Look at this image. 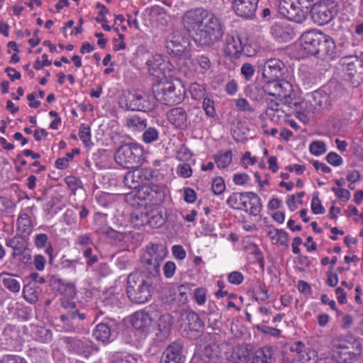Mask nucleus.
Instances as JSON below:
<instances>
[{"instance_id":"16","label":"nucleus","mask_w":363,"mask_h":363,"mask_svg":"<svg viewBox=\"0 0 363 363\" xmlns=\"http://www.w3.org/2000/svg\"><path fill=\"white\" fill-rule=\"evenodd\" d=\"M259 0H233L232 8L238 16L252 18L255 16Z\"/></svg>"},{"instance_id":"62","label":"nucleus","mask_w":363,"mask_h":363,"mask_svg":"<svg viewBox=\"0 0 363 363\" xmlns=\"http://www.w3.org/2000/svg\"><path fill=\"white\" fill-rule=\"evenodd\" d=\"M332 191L335 193L336 196L343 202L347 201L350 198V193L348 190L342 188H332Z\"/></svg>"},{"instance_id":"7","label":"nucleus","mask_w":363,"mask_h":363,"mask_svg":"<svg viewBox=\"0 0 363 363\" xmlns=\"http://www.w3.org/2000/svg\"><path fill=\"white\" fill-rule=\"evenodd\" d=\"M226 203L234 209L244 211L254 216H257L262 208L260 198L253 192L233 193Z\"/></svg>"},{"instance_id":"26","label":"nucleus","mask_w":363,"mask_h":363,"mask_svg":"<svg viewBox=\"0 0 363 363\" xmlns=\"http://www.w3.org/2000/svg\"><path fill=\"white\" fill-rule=\"evenodd\" d=\"M62 340L69 350L77 354L86 355L90 352V347L87 342L72 337H65Z\"/></svg>"},{"instance_id":"55","label":"nucleus","mask_w":363,"mask_h":363,"mask_svg":"<svg viewBox=\"0 0 363 363\" xmlns=\"http://www.w3.org/2000/svg\"><path fill=\"white\" fill-rule=\"evenodd\" d=\"M258 330L261 331L264 334L269 335L272 337H279L281 335V330L276 328L269 327L265 325H257Z\"/></svg>"},{"instance_id":"33","label":"nucleus","mask_w":363,"mask_h":363,"mask_svg":"<svg viewBox=\"0 0 363 363\" xmlns=\"http://www.w3.org/2000/svg\"><path fill=\"white\" fill-rule=\"evenodd\" d=\"M271 33L275 38L279 40L286 41L292 38L294 31L288 27H284L281 24H274L271 28Z\"/></svg>"},{"instance_id":"53","label":"nucleus","mask_w":363,"mask_h":363,"mask_svg":"<svg viewBox=\"0 0 363 363\" xmlns=\"http://www.w3.org/2000/svg\"><path fill=\"white\" fill-rule=\"evenodd\" d=\"M255 67L250 63H244L240 69L241 74L244 77V78L249 81L252 79L255 74Z\"/></svg>"},{"instance_id":"17","label":"nucleus","mask_w":363,"mask_h":363,"mask_svg":"<svg viewBox=\"0 0 363 363\" xmlns=\"http://www.w3.org/2000/svg\"><path fill=\"white\" fill-rule=\"evenodd\" d=\"M285 70L284 63L279 59L267 60L262 69V76L267 79H278L283 77Z\"/></svg>"},{"instance_id":"63","label":"nucleus","mask_w":363,"mask_h":363,"mask_svg":"<svg viewBox=\"0 0 363 363\" xmlns=\"http://www.w3.org/2000/svg\"><path fill=\"white\" fill-rule=\"evenodd\" d=\"M196 62L200 66L203 71H206L211 67V61L205 55L197 56L195 59Z\"/></svg>"},{"instance_id":"64","label":"nucleus","mask_w":363,"mask_h":363,"mask_svg":"<svg viewBox=\"0 0 363 363\" xmlns=\"http://www.w3.org/2000/svg\"><path fill=\"white\" fill-rule=\"evenodd\" d=\"M0 363H27L23 358L18 356L6 355L0 359Z\"/></svg>"},{"instance_id":"41","label":"nucleus","mask_w":363,"mask_h":363,"mask_svg":"<svg viewBox=\"0 0 363 363\" xmlns=\"http://www.w3.org/2000/svg\"><path fill=\"white\" fill-rule=\"evenodd\" d=\"M189 90L192 99L195 100L201 99L206 96V89L203 84L197 82L191 83Z\"/></svg>"},{"instance_id":"14","label":"nucleus","mask_w":363,"mask_h":363,"mask_svg":"<svg viewBox=\"0 0 363 363\" xmlns=\"http://www.w3.org/2000/svg\"><path fill=\"white\" fill-rule=\"evenodd\" d=\"M323 33L318 30H310L303 33L301 37V48L308 54L316 55L318 46L323 42Z\"/></svg>"},{"instance_id":"47","label":"nucleus","mask_w":363,"mask_h":363,"mask_svg":"<svg viewBox=\"0 0 363 363\" xmlns=\"http://www.w3.org/2000/svg\"><path fill=\"white\" fill-rule=\"evenodd\" d=\"M79 136L86 146H88L91 142L90 127L86 124L81 125L79 131Z\"/></svg>"},{"instance_id":"1","label":"nucleus","mask_w":363,"mask_h":363,"mask_svg":"<svg viewBox=\"0 0 363 363\" xmlns=\"http://www.w3.org/2000/svg\"><path fill=\"white\" fill-rule=\"evenodd\" d=\"M188 32L194 31L193 40L201 48H210L221 41L224 26L211 11L202 8L187 11L182 20Z\"/></svg>"},{"instance_id":"23","label":"nucleus","mask_w":363,"mask_h":363,"mask_svg":"<svg viewBox=\"0 0 363 363\" xmlns=\"http://www.w3.org/2000/svg\"><path fill=\"white\" fill-rule=\"evenodd\" d=\"M181 319L185 326L191 331L202 332L204 323L199 315L192 311H184L181 313Z\"/></svg>"},{"instance_id":"39","label":"nucleus","mask_w":363,"mask_h":363,"mask_svg":"<svg viewBox=\"0 0 363 363\" xmlns=\"http://www.w3.org/2000/svg\"><path fill=\"white\" fill-rule=\"evenodd\" d=\"M7 245L13 250V255H20L26 250L25 241L19 237H14L7 242Z\"/></svg>"},{"instance_id":"25","label":"nucleus","mask_w":363,"mask_h":363,"mask_svg":"<svg viewBox=\"0 0 363 363\" xmlns=\"http://www.w3.org/2000/svg\"><path fill=\"white\" fill-rule=\"evenodd\" d=\"M220 355V347L214 342L205 345L200 353L201 359L205 363H217Z\"/></svg>"},{"instance_id":"5","label":"nucleus","mask_w":363,"mask_h":363,"mask_svg":"<svg viewBox=\"0 0 363 363\" xmlns=\"http://www.w3.org/2000/svg\"><path fill=\"white\" fill-rule=\"evenodd\" d=\"M156 101L167 106H174L183 101L186 89L179 81L160 82L152 87Z\"/></svg>"},{"instance_id":"28","label":"nucleus","mask_w":363,"mask_h":363,"mask_svg":"<svg viewBox=\"0 0 363 363\" xmlns=\"http://www.w3.org/2000/svg\"><path fill=\"white\" fill-rule=\"evenodd\" d=\"M34 245L38 249L45 248V252L49 257V262L51 263L55 257L54 248L49 241V238L45 233H37L33 238Z\"/></svg>"},{"instance_id":"10","label":"nucleus","mask_w":363,"mask_h":363,"mask_svg":"<svg viewBox=\"0 0 363 363\" xmlns=\"http://www.w3.org/2000/svg\"><path fill=\"white\" fill-rule=\"evenodd\" d=\"M337 4L330 0H322L313 5L311 16L313 21L319 26L330 23L337 14Z\"/></svg>"},{"instance_id":"44","label":"nucleus","mask_w":363,"mask_h":363,"mask_svg":"<svg viewBox=\"0 0 363 363\" xmlns=\"http://www.w3.org/2000/svg\"><path fill=\"white\" fill-rule=\"evenodd\" d=\"M60 319L64 323L63 328L66 332H74L75 325L73 321L74 317L72 311H69L67 314H62L60 316Z\"/></svg>"},{"instance_id":"56","label":"nucleus","mask_w":363,"mask_h":363,"mask_svg":"<svg viewBox=\"0 0 363 363\" xmlns=\"http://www.w3.org/2000/svg\"><path fill=\"white\" fill-rule=\"evenodd\" d=\"M177 267L174 262L167 261L163 266V274L167 279L173 277L175 274Z\"/></svg>"},{"instance_id":"37","label":"nucleus","mask_w":363,"mask_h":363,"mask_svg":"<svg viewBox=\"0 0 363 363\" xmlns=\"http://www.w3.org/2000/svg\"><path fill=\"white\" fill-rule=\"evenodd\" d=\"M306 17V12L299 5L297 6V4H296L291 11H287L286 16L285 18L290 21L301 23L305 21Z\"/></svg>"},{"instance_id":"27","label":"nucleus","mask_w":363,"mask_h":363,"mask_svg":"<svg viewBox=\"0 0 363 363\" xmlns=\"http://www.w3.org/2000/svg\"><path fill=\"white\" fill-rule=\"evenodd\" d=\"M149 73L154 76L163 74L167 66V62L161 55H155L146 62Z\"/></svg>"},{"instance_id":"34","label":"nucleus","mask_w":363,"mask_h":363,"mask_svg":"<svg viewBox=\"0 0 363 363\" xmlns=\"http://www.w3.org/2000/svg\"><path fill=\"white\" fill-rule=\"evenodd\" d=\"M40 293V288L31 282L25 285L23 289L24 298L30 303H35L38 301Z\"/></svg>"},{"instance_id":"57","label":"nucleus","mask_w":363,"mask_h":363,"mask_svg":"<svg viewBox=\"0 0 363 363\" xmlns=\"http://www.w3.org/2000/svg\"><path fill=\"white\" fill-rule=\"evenodd\" d=\"M305 345L303 343H302L301 342H296L291 347V350L292 352H296L298 354V357L303 360V361H306V360H308L310 359V357L308 358H306L305 357Z\"/></svg>"},{"instance_id":"42","label":"nucleus","mask_w":363,"mask_h":363,"mask_svg":"<svg viewBox=\"0 0 363 363\" xmlns=\"http://www.w3.org/2000/svg\"><path fill=\"white\" fill-rule=\"evenodd\" d=\"M142 138L146 144L154 143L159 139V131L155 128L149 127L144 130Z\"/></svg>"},{"instance_id":"60","label":"nucleus","mask_w":363,"mask_h":363,"mask_svg":"<svg viewBox=\"0 0 363 363\" xmlns=\"http://www.w3.org/2000/svg\"><path fill=\"white\" fill-rule=\"evenodd\" d=\"M228 279L230 284L239 285L242 282L244 277L241 272L234 271L228 274Z\"/></svg>"},{"instance_id":"50","label":"nucleus","mask_w":363,"mask_h":363,"mask_svg":"<svg viewBox=\"0 0 363 363\" xmlns=\"http://www.w3.org/2000/svg\"><path fill=\"white\" fill-rule=\"evenodd\" d=\"M311 210L314 214H323L325 213V208L321 204L318 193L315 194L312 198Z\"/></svg>"},{"instance_id":"59","label":"nucleus","mask_w":363,"mask_h":363,"mask_svg":"<svg viewBox=\"0 0 363 363\" xmlns=\"http://www.w3.org/2000/svg\"><path fill=\"white\" fill-rule=\"evenodd\" d=\"M32 264L35 269H37L38 271H43L45 269L46 259L42 255H35L33 257Z\"/></svg>"},{"instance_id":"31","label":"nucleus","mask_w":363,"mask_h":363,"mask_svg":"<svg viewBox=\"0 0 363 363\" xmlns=\"http://www.w3.org/2000/svg\"><path fill=\"white\" fill-rule=\"evenodd\" d=\"M273 350L265 346L255 351L251 357V363H272Z\"/></svg>"},{"instance_id":"12","label":"nucleus","mask_w":363,"mask_h":363,"mask_svg":"<svg viewBox=\"0 0 363 363\" xmlns=\"http://www.w3.org/2000/svg\"><path fill=\"white\" fill-rule=\"evenodd\" d=\"M165 48L169 55L175 57L189 59L191 43L187 37L178 32L173 33L166 40Z\"/></svg>"},{"instance_id":"6","label":"nucleus","mask_w":363,"mask_h":363,"mask_svg":"<svg viewBox=\"0 0 363 363\" xmlns=\"http://www.w3.org/2000/svg\"><path fill=\"white\" fill-rule=\"evenodd\" d=\"M168 254L167 247L162 243H149L143 253L140 262L143 267L152 276H160V264Z\"/></svg>"},{"instance_id":"30","label":"nucleus","mask_w":363,"mask_h":363,"mask_svg":"<svg viewBox=\"0 0 363 363\" xmlns=\"http://www.w3.org/2000/svg\"><path fill=\"white\" fill-rule=\"evenodd\" d=\"M267 235L272 240V244L280 245L286 247L289 246V235L285 230L269 227Z\"/></svg>"},{"instance_id":"19","label":"nucleus","mask_w":363,"mask_h":363,"mask_svg":"<svg viewBox=\"0 0 363 363\" xmlns=\"http://www.w3.org/2000/svg\"><path fill=\"white\" fill-rule=\"evenodd\" d=\"M116 323L113 320L99 323L93 332V336L96 340L107 344L113 340Z\"/></svg>"},{"instance_id":"49","label":"nucleus","mask_w":363,"mask_h":363,"mask_svg":"<svg viewBox=\"0 0 363 363\" xmlns=\"http://www.w3.org/2000/svg\"><path fill=\"white\" fill-rule=\"evenodd\" d=\"M296 4H297L295 0H281L279 5V12L284 17H286L287 11H291Z\"/></svg>"},{"instance_id":"48","label":"nucleus","mask_w":363,"mask_h":363,"mask_svg":"<svg viewBox=\"0 0 363 363\" xmlns=\"http://www.w3.org/2000/svg\"><path fill=\"white\" fill-rule=\"evenodd\" d=\"M207 290L203 287L196 288L194 291V298L199 306H203L206 301Z\"/></svg>"},{"instance_id":"9","label":"nucleus","mask_w":363,"mask_h":363,"mask_svg":"<svg viewBox=\"0 0 363 363\" xmlns=\"http://www.w3.org/2000/svg\"><path fill=\"white\" fill-rule=\"evenodd\" d=\"M223 52L225 56L231 60H236L241 57H252L255 55L256 51L250 45L243 43L238 35L227 34L223 45Z\"/></svg>"},{"instance_id":"29","label":"nucleus","mask_w":363,"mask_h":363,"mask_svg":"<svg viewBox=\"0 0 363 363\" xmlns=\"http://www.w3.org/2000/svg\"><path fill=\"white\" fill-rule=\"evenodd\" d=\"M142 223H146L152 228H158L164 223L162 211L158 208H152L150 211H146V214H142Z\"/></svg>"},{"instance_id":"40","label":"nucleus","mask_w":363,"mask_h":363,"mask_svg":"<svg viewBox=\"0 0 363 363\" xmlns=\"http://www.w3.org/2000/svg\"><path fill=\"white\" fill-rule=\"evenodd\" d=\"M279 86V80L277 79H269L263 86L261 91L277 99V94L278 93V89ZM262 96V93H261Z\"/></svg>"},{"instance_id":"11","label":"nucleus","mask_w":363,"mask_h":363,"mask_svg":"<svg viewBox=\"0 0 363 363\" xmlns=\"http://www.w3.org/2000/svg\"><path fill=\"white\" fill-rule=\"evenodd\" d=\"M361 352V344L356 340H342L334 345L333 356L337 363H353L359 359Z\"/></svg>"},{"instance_id":"46","label":"nucleus","mask_w":363,"mask_h":363,"mask_svg":"<svg viewBox=\"0 0 363 363\" xmlns=\"http://www.w3.org/2000/svg\"><path fill=\"white\" fill-rule=\"evenodd\" d=\"M202 107L206 112V114L209 117H214L216 116L214 107V102L208 96L203 97Z\"/></svg>"},{"instance_id":"20","label":"nucleus","mask_w":363,"mask_h":363,"mask_svg":"<svg viewBox=\"0 0 363 363\" xmlns=\"http://www.w3.org/2000/svg\"><path fill=\"white\" fill-rule=\"evenodd\" d=\"M323 42L318 46L317 56L327 60L335 59L337 56V49L334 39L323 33Z\"/></svg>"},{"instance_id":"58","label":"nucleus","mask_w":363,"mask_h":363,"mask_svg":"<svg viewBox=\"0 0 363 363\" xmlns=\"http://www.w3.org/2000/svg\"><path fill=\"white\" fill-rule=\"evenodd\" d=\"M65 182L73 194H75L77 189L80 186V180L74 176H68Z\"/></svg>"},{"instance_id":"35","label":"nucleus","mask_w":363,"mask_h":363,"mask_svg":"<svg viewBox=\"0 0 363 363\" xmlns=\"http://www.w3.org/2000/svg\"><path fill=\"white\" fill-rule=\"evenodd\" d=\"M125 125L133 131H143L147 128V120L135 115L125 120Z\"/></svg>"},{"instance_id":"52","label":"nucleus","mask_w":363,"mask_h":363,"mask_svg":"<svg viewBox=\"0 0 363 363\" xmlns=\"http://www.w3.org/2000/svg\"><path fill=\"white\" fill-rule=\"evenodd\" d=\"M192 169L187 163L180 164L177 167V174L183 178H189L192 175Z\"/></svg>"},{"instance_id":"22","label":"nucleus","mask_w":363,"mask_h":363,"mask_svg":"<svg viewBox=\"0 0 363 363\" xmlns=\"http://www.w3.org/2000/svg\"><path fill=\"white\" fill-rule=\"evenodd\" d=\"M182 345L180 342H174L169 345L164 351L162 358V363H184L181 350Z\"/></svg>"},{"instance_id":"54","label":"nucleus","mask_w":363,"mask_h":363,"mask_svg":"<svg viewBox=\"0 0 363 363\" xmlns=\"http://www.w3.org/2000/svg\"><path fill=\"white\" fill-rule=\"evenodd\" d=\"M235 106L239 111L253 112L255 108L251 106L245 98H239L235 101Z\"/></svg>"},{"instance_id":"36","label":"nucleus","mask_w":363,"mask_h":363,"mask_svg":"<svg viewBox=\"0 0 363 363\" xmlns=\"http://www.w3.org/2000/svg\"><path fill=\"white\" fill-rule=\"evenodd\" d=\"M17 228L22 233H29L32 230V222L26 213H22L17 219Z\"/></svg>"},{"instance_id":"21","label":"nucleus","mask_w":363,"mask_h":363,"mask_svg":"<svg viewBox=\"0 0 363 363\" xmlns=\"http://www.w3.org/2000/svg\"><path fill=\"white\" fill-rule=\"evenodd\" d=\"M168 121L175 128L185 130L189 123L188 114L183 107L172 108L167 112Z\"/></svg>"},{"instance_id":"13","label":"nucleus","mask_w":363,"mask_h":363,"mask_svg":"<svg viewBox=\"0 0 363 363\" xmlns=\"http://www.w3.org/2000/svg\"><path fill=\"white\" fill-rule=\"evenodd\" d=\"M156 104L155 94L129 93L125 97V106L130 111L149 112L155 108Z\"/></svg>"},{"instance_id":"18","label":"nucleus","mask_w":363,"mask_h":363,"mask_svg":"<svg viewBox=\"0 0 363 363\" xmlns=\"http://www.w3.org/2000/svg\"><path fill=\"white\" fill-rule=\"evenodd\" d=\"M341 65L351 78H362L363 74V60L357 56L349 55L341 58Z\"/></svg>"},{"instance_id":"4","label":"nucleus","mask_w":363,"mask_h":363,"mask_svg":"<svg viewBox=\"0 0 363 363\" xmlns=\"http://www.w3.org/2000/svg\"><path fill=\"white\" fill-rule=\"evenodd\" d=\"M147 272L135 270L127 277L126 293L134 303H144L149 301L153 291V278Z\"/></svg>"},{"instance_id":"3","label":"nucleus","mask_w":363,"mask_h":363,"mask_svg":"<svg viewBox=\"0 0 363 363\" xmlns=\"http://www.w3.org/2000/svg\"><path fill=\"white\" fill-rule=\"evenodd\" d=\"M155 173V171L151 168L135 169L125 174L123 182L130 189H138V199L148 201V203L157 204L163 200L164 193L160 186L152 184Z\"/></svg>"},{"instance_id":"32","label":"nucleus","mask_w":363,"mask_h":363,"mask_svg":"<svg viewBox=\"0 0 363 363\" xmlns=\"http://www.w3.org/2000/svg\"><path fill=\"white\" fill-rule=\"evenodd\" d=\"M140 356L125 352H116L110 355L108 363H138Z\"/></svg>"},{"instance_id":"2","label":"nucleus","mask_w":363,"mask_h":363,"mask_svg":"<svg viewBox=\"0 0 363 363\" xmlns=\"http://www.w3.org/2000/svg\"><path fill=\"white\" fill-rule=\"evenodd\" d=\"M277 94V100L269 99L267 101L266 116L274 123H279L287 116L294 113L301 114L302 104L294 96L291 84L286 80H279Z\"/></svg>"},{"instance_id":"43","label":"nucleus","mask_w":363,"mask_h":363,"mask_svg":"<svg viewBox=\"0 0 363 363\" xmlns=\"http://www.w3.org/2000/svg\"><path fill=\"white\" fill-rule=\"evenodd\" d=\"M3 274L8 275L7 277L2 279L4 286L12 292H18L21 288L20 283L16 279L9 276V274L2 273L1 275Z\"/></svg>"},{"instance_id":"61","label":"nucleus","mask_w":363,"mask_h":363,"mask_svg":"<svg viewBox=\"0 0 363 363\" xmlns=\"http://www.w3.org/2000/svg\"><path fill=\"white\" fill-rule=\"evenodd\" d=\"M327 162L333 166H340L342 164V158L336 152H331L326 156Z\"/></svg>"},{"instance_id":"24","label":"nucleus","mask_w":363,"mask_h":363,"mask_svg":"<svg viewBox=\"0 0 363 363\" xmlns=\"http://www.w3.org/2000/svg\"><path fill=\"white\" fill-rule=\"evenodd\" d=\"M173 323L172 316L169 313L160 315L157 323V333L156 337L158 340L163 341L166 340L171 331Z\"/></svg>"},{"instance_id":"8","label":"nucleus","mask_w":363,"mask_h":363,"mask_svg":"<svg viewBox=\"0 0 363 363\" xmlns=\"http://www.w3.org/2000/svg\"><path fill=\"white\" fill-rule=\"evenodd\" d=\"M114 159L117 164L124 168L137 167L143 162V149L135 143L122 145L116 150Z\"/></svg>"},{"instance_id":"45","label":"nucleus","mask_w":363,"mask_h":363,"mask_svg":"<svg viewBox=\"0 0 363 363\" xmlns=\"http://www.w3.org/2000/svg\"><path fill=\"white\" fill-rule=\"evenodd\" d=\"M309 150L313 155H321L326 152L325 143L320 140L313 141L309 145Z\"/></svg>"},{"instance_id":"38","label":"nucleus","mask_w":363,"mask_h":363,"mask_svg":"<svg viewBox=\"0 0 363 363\" xmlns=\"http://www.w3.org/2000/svg\"><path fill=\"white\" fill-rule=\"evenodd\" d=\"M232 156V151L228 150L224 153L214 155L213 159L218 168H225L231 163Z\"/></svg>"},{"instance_id":"51","label":"nucleus","mask_w":363,"mask_h":363,"mask_svg":"<svg viewBox=\"0 0 363 363\" xmlns=\"http://www.w3.org/2000/svg\"><path fill=\"white\" fill-rule=\"evenodd\" d=\"M211 189H212L213 192L215 194H216V195L221 194L225 189V182H224V180L223 179V178L218 177H216V179H214L212 182Z\"/></svg>"},{"instance_id":"15","label":"nucleus","mask_w":363,"mask_h":363,"mask_svg":"<svg viewBox=\"0 0 363 363\" xmlns=\"http://www.w3.org/2000/svg\"><path fill=\"white\" fill-rule=\"evenodd\" d=\"M154 320V318L149 311L141 310L133 313L131 323L135 330L147 334L150 332Z\"/></svg>"}]
</instances>
